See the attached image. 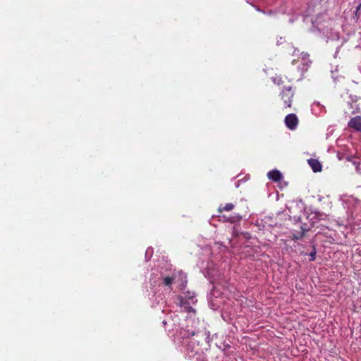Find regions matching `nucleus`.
Listing matches in <instances>:
<instances>
[{
  "label": "nucleus",
  "instance_id": "obj_11",
  "mask_svg": "<svg viewBox=\"0 0 361 361\" xmlns=\"http://www.w3.org/2000/svg\"><path fill=\"white\" fill-rule=\"evenodd\" d=\"M174 281V277L166 276L164 279V284L166 286H169Z\"/></svg>",
  "mask_w": 361,
  "mask_h": 361
},
{
  "label": "nucleus",
  "instance_id": "obj_15",
  "mask_svg": "<svg viewBox=\"0 0 361 361\" xmlns=\"http://www.w3.org/2000/svg\"><path fill=\"white\" fill-rule=\"evenodd\" d=\"M242 235H243V237L245 238V239H250V235L249 233L247 232H245V233H241Z\"/></svg>",
  "mask_w": 361,
  "mask_h": 361
},
{
  "label": "nucleus",
  "instance_id": "obj_6",
  "mask_svg": "<svg viewBox=\"0 0 361 361\" xmlns=\"http://www.w3.org/2000/svg\"><path fill=\"white\" fill-rule=\"evenodd\" d=\"M307 161L314 172H320L322 171V164L317 159L311 158Z\"/></svg>",
  "mask_w": 361,
  "mask_h": 361
},
{
  "label": "nucleus",
  "instance_id": "obj_18",
  "mask_svg": "<svg viewBox=\"0 0 361 361\" xmlns=\"http://www.w3.org/2000/svg\"><path fill=\"white\" fill-rule=\"evenodd\" d=\"M360 8V6H357V9H356V13L358 12L359 9Z\"/></svg>",
  "mask_w": 361,
  "mask_h": 361
},
{
  "label": "nucleus",
  "instance_id": "obj_19",
  "mask_svg": "<svg viewBox=\"0 0 361 361\" xmlns=\"http://www.w3.org/2000/svg\"><path fill=\"white\" fill-rule=\"evenodd\" d=\"M163 324H166V321H164V322H163Z\"/></svg>",
  "mask_w": 361,
  "mask_h": 361
},
{
  "label": "nucleus",
  "instance_id": "obj_5",
  "mask_svg": "<svg viewBox=\"0 0 361 361\" xmlns=\"http://www.w3.org/2000/svg\"><path fill=\"white\" fill-rule=\"evenodd\" d=\"M267 176H268L270 180H273L274 182H279L283 178L282 173L276 169L270 171L268 173Z\"/></svg>",
  "mask_w": 361,
  "mask_h": 361
},
{
  "label": "nucleus",
  "instance_id": "obj_13",
  "mask_svg": "<svg viewBox=\"0 0 361 361\" xmlns=\"http://www.w3.org/2000/svg\"><path fill=\"white\" fill-rule=\"evenodd\" d=\"M233 235L235 236V237H238L240 235H241V232H240V231L238 230V228L235 226H233Z\"/></svg>",
  "mask_w": 361,
  "mask_h": 361
},
{
  "label": "nucleus",
  "instance_id": "obj_3",
  "mask_svg": "<svg viewBox=\"0 0 361 361\" xmlns=\"http://www.w3.org/2000/svg\"><path fill=\"white\" fill-rule=\"evenodd\" d=\"M285 123L289 129L294 130L298 124V117L294 114H289L285 118Z\"/></svg>",
  "mask_w": 361,
  "mask_h": 361
},
{
  "label": "nucleus",
  "instance_id": "obj_1",
  "mask_svg": "<svg viewBox=\"0 0 361 361\" xmlns=\"http://www.w3.org/2000/svg\"><path fill=\"white\" fill-rule=\"evenodd\" d=\"M323 214L320 212H312L308 216H306V219L308 220L310 225H308L306 222H303L301 216H294L293 220L295 223H300V229L302 231L300 236H303L305 232L310 231L312 227L314 226V224L317 223L319 220L323 219Z\"/></svg>",
  "mask_w": 361,
  "mask_h": 361
},
{
  "label": "nucleus",
  "instance_id": "obj_14",
  "mask_svg": "<svg viewBox=\"0 0 361 361\" xmlns=\"http://www.w3.org/2000/svg\"><path fill=\"white\" fill-rule=\"evenodd\" d=\"M273 81L274 83L277 84L278 85H280L283 83L282 79L281 78H274Z\"/></svg>",
  "mask_w": 361,
  "mask_h": 361
},
{
  "label": "nucleus",
  "instance_id": "obj_2",
  "mask_svg": "<svg viewBox=\"0 0 361 361\" xmlns=\"http://www.w3.org/2000/svg\"><path fill=\"white\" fill-rule=\"evenodd\" d=\"M281 99L283 100L286 106L290 107L292 98L294 96V92L292 87H285L281 93Z\"/></svg>",
  "mask_w": 361,
  "mask_h": 361
},
{
  "label": "nucleus",
  "instance_id": "obj_17",
  "mask_svg": "<svg viewBox=\"0 0 361 361\" xmlns=\"http://www.w3.org/2000/svg\"><path fill=\"white\" fill-rule=\"evenodd\" d=\"M150 252H152V250L149 248H148L146 251V254L147 255L148 253H150Z\"/></svg>",
  "mask_w": 361,
  "mask_h": 361
},
{
  "label": "nucleus",
  "instance_id": "obj_9",
  "mask_svg": "<svg viewBox=\"0 0 361 361\" xmlns=\"http://www.w3.org/2000/svg\"><path fill=\"white\" fill-rule=\"evenodd\" d=\"M234 208V204L232 203H228L224 207H219V212H222L223 211H231Z\"/></svg>",
  "mask_w": 361,
  "mask_h": 361
},
{
  "label": "nucleus",
  "instance_id": "obj_4",
  "mask_svg": "<svg viewBox=\"0 0 361 361\" xmlns=\"http://www.w3.org/2000/svg\"><path fill=\"white\" fill-rule=\"evenodd\" d=\"M348 126L357 131L361 132V117L355 116L352 118L348 123Z\"/></svg>",
  "mask_w": 361,
  "mask_h": 361
},
{
  "label": "nucleus",
  "instance_id": "obj_12",
  "mask_svg": "<svg viewBox=\"0 0 361 361\" xmlns=\"http://www.w3.org/2000/svg\"><path fill=\"white\" fill-rule=\"evenodd\" d=\"M240 219H241L240 216H231V217H228L226 219V221H229L231 223H235L237 221H239Z\"/></svg>",
  "mask_w": 361,
  "mask_h": 361
},
{
  "label": "nucleus",
  "instance_id": "obj_8",
  "mask_svg": "<svg viewBox=\"0 0 361 361\" xmlns=\"http://www.w3.org/2000/svg\"><path fill=\"white\" fill-rule=\"evenodd\" d=\"M346 159L348 161H352L353 164L355 165L356 167L357 172H358L359 173H361L360 169V162L357 158L353 157V156H350V157H348L346 158Z\"/></svg>",
  "mask_w": 361,
  "mask_h": 361
},
{
  "label": "nucleus",
  "instance_id": "obj_10",
  "mask_svg": "<svg viewBox=\"0 0 361 361\" xmlns=\"http://www.w3.org/2000/svg\"><path fill=\"white\" fill-rule=\"evenodd\" d=\"M316 253H317V250H316V247L314 245L312 246V251L310 252L309 254V256H310V262H314L316 259Z\"/></svg>",
  "mask_w": 361,
  "mask_h": 361
},
{
  "label": "nucleus",
  "instance_id": "obj_16",
  "mask_svg": "<svg viewBox=\"0 0 361 361\" xmlns=\"http://www.w3.org/2000/svg\"><path fill=\"white\" fill-rule=\"evenodd\" d=\"M302 54V59L303 60H305L307 59V56H309V54Z\"/></svg>",
  "mask_w": 361,
  "mask_h": 361
},
{
  "label": "nucleus",
  "instance_id": "obj_7",
  "mask_svg": "<svg viewBox=\"0 0 361 361\" xmlns=\"http://www.w3.org/2000/svg\"><path fill=\"white\" fill-rule=\"evenodd\" d=\"M201 332L200 331H195L193 329H183L180 332V335L183 338H190L194 336H198Z\"/></svg>",
  "mask_w": 361,
  "mask_h": 361
}]
</instances>
